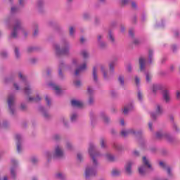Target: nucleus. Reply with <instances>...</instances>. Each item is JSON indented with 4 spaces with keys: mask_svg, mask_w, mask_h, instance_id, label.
Segmentation results:
<instances>
[{
    "mask_svg": "<svg viewBox=\"0 0 180 180\" xmlns=\"http://www.w3.org/2000/svg\"><path fill=\"white\" fill-rule=\"evenodd\" d=\"M89 153L90 157L92 158L93 166H88L86 167L85 177L86 179L91 178V176H95L96 174V166L98 165V161H96V158L99 157V154L95 153V146L93 144H90Z\"/></svg>",
    "mask_w": 180,
    "mask_h": 180,
    "instance_id": "f257e3e1",
    "label": "nucleus"
},
{
    "mask_svg": "<svg viewBox=\"0 0 180 180\" xmlns=\"http://www.w3.org/2000/svg\"><path fill=\"white\" fill-rule=\"evenodd\" d=\"M143 165L139 167L138 169L139 173L141 176L146 175L147 173V169H153L150 160H148L146 156L143 157Z\"/></svg>",
    "mask_w": 180,
    "mask_h": 180,
    "instance_id": "f03ea898",
    "label": "nucleus"
},
{
    "mask_svg": "<svg viewBox=\"0 0 180 180\" xmlns=\"http://www.w3.org/2000/svg\"><path fill=\"white\" fill-rule=\"evenodd\" d=\"M20 31L22 32V33H23L24 36L27 35L26 31L23 30V28H22V26L20 25V21H17L13 27V32L11 33V37H13V39H16V37H18V33H19V32Z\"/></svg>",
    "mask_w": 180,
    "mask_h": 180,
    "instance_id": "7ed1b4c3",
    "label": "nucleus"
},
{
    "mask_svg": "<svg viewBox=\"0 0 180 180\" xmlns=\"http://www.w3.org/2000/svg\"><path fill=\"white\" fill-rule=\"evenodd\" d=\"M55 49L58 56H67L68 54V51H70V47L68 46V44H65V47L61 50L60 49V46L58 45H55Z\"/></svg>",
    "mask_w": 180,
    "mask_h": 180,
    "instance_id": "20e7f679",
    "label": "nucleus"
},
{
    "mask_svg": "<svg viewBox=\"0 0 180 180\" xmlns=\"http://www.w3.org/2000/svg\"><path fill=\"white\" fill-rule=\"evenodd\" d=\"M164 113V110L162 109V106L160 104L156 105L155 108V112H152L150 114L151 119H153V120H155L158 116H161Z\"/></svg>",
    "mask_w": 180,
    "mask_h": 180,
    "instance_id": "39448f33",
    "label": "nucleus"
},
{
    "mask_svg": "<svg viewBox=\"0 0 180 180\" xmlns=\"http://www.w3.org/2000/svg\"><path fill=\"white\" fill-rule=\"evenodd\" d=\"M7 102H8L10 113H11V115H13L15 112V108L13 107V105H15V96H12V95L9 96L8 98Z\"/></svg>",
    "mask_w": 180,
    "mask_h": 180,
    "instance_id": "423d86ee",
    "label": "nucleus"
},
{
    "mask_svg": "<svg viewBox=\"0 0 180 180\" xmlns=\"http://www.w3.org/2000/svg\"><path fill=\"white\" fill-rule=\"evenodd\" d=\"M156 137L159 139H166L167 141H171V136H169L168 134L162 133L161 131L156 133Z\"/></svg>",
    "mask_w": 180,
    "mask_h": 180,
    "instance_id": "0eeeda50",
    "label": "nucleus"
},
{
    "mask_svg": "<svg viewBox=\"0 0 180 180\" xmlns=\"http://www.w3.org/2000/svg\"><path fill=\"white\" fill-rule=\"evenodd\" d=\"M15 140L17 142V151L18 153H20L22 151V145L20 144V140H22V136L20 135L17 134L15 135Z\"/></svg>",
    "mask_w": 180,
    "mask_h": 180,
    "instance_id": "6e6552de",
    "label": "nucleus"
},
{
    "mask_svg": "<svg viewBox=\"0 0 180 180\" xmlns=\"http://www.w3.org/2000/svg\"><path fill=\"white\" fill-rule=\"evenodd\" d=\"M71 105L74 108H84V103L77 100H72Z\"/></svg>",
    "mask_w": 180,
    "mask_h": 180,
    "instance_id": "1a4fd4ad",
    "label": "nucleus"
},
{
    "mask_svg": "<svg viewBox=\"0 0 180 180\" xmlns=\"http://www.w3.org/2000/svg\"><path fill=\"white\" fill-rule=\"evenodd\" d=\"M163 98L166 103L171 102V95L169 94V91H168V90L163 91Z\"/></svg>",
    "mask_w": 180,
    "mask_h": 180,
    "instance_id": "9d476101",
    "label": "nucleus"
},
{
    "mask_svg": "<svg viewBox=\"0 0 180 180\" xmlns=\"http://www.w3.org/2000/svg\"><path fill=\"white\" fill-rule=\"evenodd\" d=\"M63 155H64V152H63V149H61L60 146H57L55 149L54 157L61 158L63 157Z\"/></svg>",
    "mask_w": 180,
    "mask_h": 180,
    "instance_id": "9b49d317",
    "label": "nucleus"
},
{
    "mask_svg": "<svg viewBox=\"0 0 180 180\" xmlns=\"http://www.w3.org/2000/svg\"><path fill=\"white\" fill-rule=\"evenodd\" d=\"M85 70H86V63H83L79 68L76 69L75 75H79L80 72L85 71Z\"/></svg>",
    "mask_w": 180,
    "mask_h": 180,
    "instance_id": "f8f14e48",
    "label": "nucleus"
},
{
    "mask_svg": "<svg viewBox=\"0 0 180 180\" xmlns=\"http://www.w3.org/2000/svg\"><path fill=\"white\" fill-rule=\"evenodd\" d=\"M129 134H136V131H134V129H129L127 131L126 130H122L121 131V136L122 137H127Z\"/></svg>",
    "mask_w": 180,
    "mask_h": 180,
    "instance_id": "ddd939ff",
    "label": "nucleus"
},
{
    "mask_svg": "<svg viewBox=\"0 0 180 180\" xmlns=\"http://www.w3.org/2000/svg\"><path fill=\"white\" fill-rule=\"evenodd\" d=\"M159 164L163 169H166L167 171L169 176H171L172 175V173L171 172V168L167 167V165L164 162H160Z\"/></svg>",
    "mask_w": 180,
    "mask_h": 180,
    "instance_id": "4468645a",
    "label": "nucleus"
},
{
    "mask_svg": "<svg viewBox=\"0 0 180 180\" xmlns=\"http://www.w3.org/2000/svg\"><path fill=\"white\" fill-rule=\"evenodd\" d=\"M133 165V162H128L127 163V165L125 166V169L127 175H131V166Z\"/></svg>",
    "mask_w": 180,
    "mask_h": 180,
    "instance_id": "2eb2a0df",
    "label": "nucleus"
},
{
    "mask_svg": "<svg viewBox=\"0 0 180 180\" xmlns=\"http://www.w3.org/2000/svg\"><path fill=\"white\" fill-rule=\"evenodd\" d=\"M49 86H52L53 89L56 91L57 95H60V94H61V89L58 86L54 84L53 83H50Z\"/></svg>",
    "mask_w": 180,
    "mask_h": 180,
    "instance_id": "dca6fc26",
    "label": "nucleus"
},
{
    "mask_svg": "<svg viewBox=\"0 0 180 180\" xmlns=\"http://www.w3.org/2000/svg\"><path fill=\"white\" fill-rule=\"evenodd\" d=\"M139 65H140V70L143 71L144 68H146V59L141 58H139Z\"/></svg>",
    "mask_w": 180,
    "mask_h": 180,
    "instance_id": "f3484780",
    "label": "nucleus"
},
{
    "mask_svg": "<svg viewBox=\"0 0 180 180\" xmlns=\"http://www.w3.org/2000/svg\"><path fill=\"white\" fill-rule=\"evenodd\" d=\"M131 109H133V105H132L125 106L124 108V110H123L124 115H127V113H129V112H130V110H131Z\"/></svg>",
    "mask_w": 180,
    "mask_h": 180,
    "instance_id": "a211bd4d",
    "label": "nucleus"
},
{
    "mask_svg": "<svg viewBox=\"0 0 180 180\" xmlns=\"http://www.w3.org/2000/svg\"><path fill=\"white\" fill-rule=\"evenodd\" d=\"M93 78L96 82V81H98V75H96V68H93Z\"/></svg>",
    "mask_w": 180,
    "mask_h": 180,
    "instance_id": "6ab92c4d",
    "label": "nucleus"
},
{
    "mask_svg": "<svg viewBox=\"0 0 180 180\" xmlns=\"http://www.w3.org/2000/svg\"><path fill=\"white\" fill-rule=\"evenodd\" d=\"M41 100V98L39 96H37L36 98L30 97L29 101L30 102H39Z\"/></svg>",
    "mask_w": 180,
    "mask_h": 180,
    "instance_id": "aec40b11",
    "label": "nucleus"
},
{
    "mask_svg": "<svg viewBox=\"0 0 180 180\" xmlns=\"http://www.w3.org/2000/svg\"><path fill=\"white\" fill-rule=\"evenodd\" d=\"M25 93L26 94V95H30V94H31L32 92V89H30V86H27L25 87L24 89Z\"/></svg>",
    "mask_w": 180,
    "mask_h": 180,
    "instance_id": "412c9836",
    "label": "nucleus"
},
{
    "mask_svg": "<svg viewBox=\"0 0 180 180\" xmlns=\"http://www.w3.org/2000/svg\"><path fill=\"white\" fill-rule=\"evenodd\" d=\"M101 71L103 72V75L104 78H108V75L106 73V68H105V66L101 67Z\"/></svg>",
    "mask_w": 180,
    "mask_h": 180,
    "instance_id": "4be33fe9",
    "label": "nucleus"
},
{
    "mask_svg": "<svg viewBox=\"0 0 180 180\" xmlns=\"http://www.w3.org/2000/svg\"><path fill=\"white\" fill-rule=\"evenodd\" d=\"M148 60H149V63H152L153 61V51L149 50L148 52Z\"/></svg>",
    "mask_w": 180,
    "mask_h": 180,
    "instance_id": "5701e85b",
    "label": "nucleus"
},
{
    "mask_svg": "<svg viewBox=\"0 0 180 180\" xmlns=\"http://www.w3.org/2000/svg\"><path fill=\"white\" fill-rule=\"evenodd\" d=\"M129 3H130V1H129V0H121V2H120L122 6L129 5Z\"/></svg>",
    "mask_w": 180,
    "mask_h": 180,
    "instance_id": "b1692460",
    "label": "nucleus"
},
{
    "mask_svg": "<svg viewBox=\"0 0 180 180\" xmlns=\"http://www.w3.org/2000/svg\"><path fill=\"white\" fill-rule=\"evenodd\" d=\"M172 129L174 131H179V128L178 127V125L175 124V122H172Z\"/></svg>",
    "mask_w": 180,
    "mask_h": 180,
    "instance_id": "393cba45",
    "label": "nucleus"
},
{
    "mask_svg": "<svg viewBox=\"0 0 180 180\" xmlns=\"http://www.w3.org/2000/svg\"><path fill=\"white\" fill-rule=\"evenodd\" d=\"M151 78H153L151 73H147L146 74V82H150L151 81Z\"/></svg>",
    "mask_w": 180,
    "mask_h": 180,
    "instance_id": "a878e982",
    "label": "nucleus"
},
{
    "mask_svg": "<svg viewBox=\"0 0 180 180\" xmlns=\"http://www.w3.org/2000/svg\"><path fill=\"white\" fill-rule=\"evenodd\" d=\"M106 158L108 161H115V157L112 155H107Z\"/></svg>",
    "mask_w": 180,
    "mask_h": 180,
    "instance_id": "bb28decb",
    "label": "nucleus"
},
{
    "mask_svg": "<svg viewBox=\"0 0 180 180\" xmlns=\"http://www.w3.org/2000/svg\"><path fill=\"white\" fill-rule=\"evenodd\" d=\"M81 54H82V57H84V58H88V56H89L88 51H82Z\"/></svg>",
    "mask_w": 180,
    "mask_h": 180,
    "instance_id": "cd10ccee",
    "label": "nucleus"
},
{
    "mask_svg": "<svg viewBox=\"0 0 180 180\" xmlns=\"http://www.w3.org/2000/svg\"><path fill=\"white\" fill-rule=\"evenodd\" d=\"M102 119L105 123H109V118L105 115H102Z\"/></svg>",
    "mask_w": 180,
    "mask_h": 180,
    "instance_id": "c85d7f7f",
    "label": "nucleus"
},
{
    "mask_svg": "<svg viewBox=\"0 0 180 180\" xmlns=\"http://www.w3.org/2000/svg\"><path fill=\"white\" fill-rule=\"evenodd\" d=\"M112 174L114 176H117V175H119V174H120V171H119L117 169H113L112 172Z\"/></svg>",
    "mask_w": 180,
    "mask_h": 180,
    "instance_id": "c756f323",
    "label": "nucleus"
},
{
    "mask_svg": "<svg viewBox=\"0 0 180 180\" xmlns=\"http://www.w3.org/2000/svg\"><path fill=\"white\" fill-rule=\"evenodd\" d=\"M118 81L122 85H124V77H123V76H120L119 78H118Z\"/></svg>",
    "mask_w": 180,
    "mask_h": 180,
    "instance_id": "7c9ffc66",
    "label": "nucleus"
},
{
    "mask_svg": "<svg viewBox=\"0 0 180 180\" xmlns=\"http://www.w3.org/2000/svg\"><path fill=\"white\" fill-rule=\"evenodd\" d=\"M160 86H158V84H154L153 86V92H157V91H158V89H160Z\"/></svg>",
    "mask_w": 180,
    "mask_h": 180,
    "instance_id": "2f4dec72",
    "label": "nucleus"
},
{
    "mask_svg": "<svg viewBox=\"0 0 180 180\" xmlns=\"http://www.w3.org/2000/svg\"><path fill=\"white\" fill-rule=\"evenodd\" d=\"M19 77H20V79H22V81L24 82L25 85H27V84L25 82L26 79V77H25L23 76V75H22V73H19Z\"/></svg>",
    "mask_w": 180,
    "mask_h": 180,
    "instance_id": "473e14b6",
    "label": "nucleus"
},
{
    "mask_svg": "<svg viewBox=\"0 0 180 180\" xmlns=\"http://www.w3.org/2000/svg\"><path fill=\"white\" fill-rule=\"evenodd\" d=\"M64 67V64L60 63V66H59V71H58V74L60 75V77H63V75L61 73V69Z\"/></svg>",
    "mask_w": 180,
    "mask_h": 180,
    "instance_id": "72a5a7b5",
    "label": "nucleus"
},
{
    "mask_svg": "<svg viewBox=\"0 0 180 180\" xmlns=\"http://www.w3.org/2000/svg\"><path fill=\"white\" fill-rule=\"evenodd\" d=\"M77 117H78V116L77 115V114H72L71 116V121L75 122V120H77Z\"/></svg>",
    "mask_w": 180,
    "mask_h": 180,
    "instance_id": "f704fd0d",
    "label": "nucleus"
},
{
    "mask_svg": "<svg viewBox=\"0 0 180 180\" xmlns=\"http://www.w3.org/2000/svg\"><path fill=\"white\" fill-rule=\"evenodd\" d=\"M115 67V63H112L110 64V74H112L113 72V68Z\"/></svg>",
    "mask_w": 180,
    "mask_h": 180,
    "instance_id": "c9c22d12",
    "label": "nucleus"
},
{
    "mask_svg": "<svg viewBox=\"0 0 180 180\" xmlns=\"http://www.w3.org/2000/svg\"><path fill=\"white\" fill-rule=\"evenodd\" d=\"M69 31H70V36H74V32H75V30L74 29V27H70L69 29Z\"/></svg>",
    "mask_w": 180,
    "mask_h": 180,
    "instance_id": "e433bc0d",
    "label": "nucleus"
},
{
    "mask_svg": "<svg viewBox=\"0 0 180 180\" xmlns=\"http://www.w3.org/2000/svg\"><path fill=\"white\" fill-rule=\"evenodd\" d=\"M100 144L102 148H105V147H106V146L105 145V139H101Z\"/></svg>",
    "mask_w": 180,
    "mask_h": 180,
    "instance_id": "4c0bfd02",
    "label": "nucleus"
},
{
    "mask_svg": "<svg viewBox=\"0 0 180 180\" xmlns=\"http://www.w3.org/2000/svg\"><path fill=\"white\" fill-rule=\"evenodd\" d=\"M87 91L89 95H92V94H94V89L91 87H88Z\"/></svg>",
    "mask_w": 180,
    "mask_h": 180,
    "instance_id": "58836bf2",
    "label": "nucleus"
},
{
    "mask_svg": "<svg viewBox=\"0 0 180 180\" xmlns=\"http://www.w3.org/2000/svg\"><path fill=\"white\" fill-rule=\"evenodd\" d=\"M135 83L137 86L140 85V78L135 77Z\"/></svg>",
    "mask_w": 180,
    "mask_h": 180,
    "instance_id": "ea45409f",
    "label": "nucleus"
},
{
    "mask_svg": "<svg viewBox=\"0 0 180 180\" xmlns=\"http://www.w3.org/2000/svg\"><path fill=\"white\" fill-rule=\"evenodd\" d=\"M109 37L110 40L113 43V41H115V37H113V34H112V32H109Z\"/></svg>",
    "mask_w": 180,
    "mask_h": 180,
    "instance_id": "a19ab883",
    "label": "nucleus"
},
{
    "mask_svg": "<svg viewBox=\"0 0 180 180\" xmlns=\"http://www.w3.org/2000/svg\"><path fill=\"white\" fill-rule=\"evenodd\" d=\"M138 99L139 101H141V99H143V94L141 91L138 92Z\"/></svg>",
    "mask_w": 180,
    "mask_h": 180,
    "instance_id": "79ce46f5",
    "label": "nucleus"
},
{
    "mask_svg": "<svg viewBox=\"0 0 180 180\" xmlns=\"http://www.w3.org/2000/svg\"><path fill=\"white\" fill-rule=\"evenodd\" d=\"M15 57H17V58H19V49L15 48Z\"/></svg>",
    "mask_w": 180,
    "mask_h": 180,
    "instance_id": "37998d69",
    "label": "nucleus"
},
{
    "mask_svg": "<svg viewBox=\"0 0 180 180\" xmlns=\"http://www.w3.org/2000/svg\"><path fill=\"white\" fill-rule=\"evenodd\" d=\"M131 8H133L134 9H136V8H137V4H136V2L134 1L131 2Z\"/></svg>",
    "mask_w": 180,
    "mask_h": 180,
    "instance_id": "c03bdc74",
    "label": "nucleus"
},
{
    "mask_svg": "<svg viewBox=\"0 0 180 180\" xmlns=\"http://www.w3.org/2000/svg\"><path fill=\"white\" fill-rule=\"evenodd\" d=\"M94 102V97L92 96H90L89 98V103L90 105H92V103Z\"/></svg>",
    "mask_w": 180,
    "mask_h": 180,
    "instance_id": "a18cd8bd",
    "label": "nucleus"
},
{
    "mask_svg": "<svg viewBox=\"0 0 180 180\" xmlns=\"http://www.w3.org/2000/svg\"><path fill=\"white\" fill-rule=\"evenodd\" d=\"M15 12H18V8L12 7L11 8V13H15Z\"/></svg>",
    "mask_w": 180,
    "mask_h": 180,
    "instance_id": "49530a36",
    "label": "nucleus"
},
{
    "mask_svg": "<svg viewBox=\"0 0 180 180\" xmlns=\"http://www.w3.org/2000/svg\"><path fill=\"white\" fill-rule=\"evenodd\" d=\"M75 86H81V82L79 80H77L75 82Z\"/></svg>",
    "mask_w": 180,
    "mask_h": 180,
    "instance_id": "de8ad7c7",
    "label": "nucleus"
},
{
    "mask_svg": "<svg viewBox=\"0 0 180 180\" xmlns=\"http://www.w3.org/2000/svg\"><path fill=\"white\" fill-rule=\"evenodd\" d=\"M100 47L101 49H104V47H106V43H105V42H100Z\"/></svg>",
    "mask_w": 180,
    "mask_h": 180,
    "instance_id": "09e8293b",
    "label": "nucleus"
},
{
    "mask_svg": "<svg viewBox=\"0 0 180 180\" xmlns=\"http://www.w3.org/2000/svg\"><path fill=\"white\" fill-rule=\"evenodd\" d=\"M44 116L46 119H49V117H50V115H49L46 111H44Z\"/></svg>",
    "mask_w": 180,
    "mask_h": 180,
    "instance_id": "8fccbe9b",
    "label": "nucleus"
},
{
    "mask_svg": "<svg viewBox=\"0 0 180 180\" xmlns=\"http://www.w3.org/2000/svg\"><path fill=\"white\" fill-rule=\"evenodd\" d=\"M45 101H46V103L49 106H50V98H49V96H46L45 98Z\"/></svg>",
    "mask_w": 180,
    "mask_h": 180,
    "instance_id": "3c124183",
    "label": "nucleus"
},
{
    "mask_svg": "<svg viewBox=\"0 0 180 180\" xmlns=\"http://www.w3.org/2000/svg\"><path fill=\"white\" fill-rule=\"evenodd\" d=\"M20 109H21V110H26V105L21 104Z\"/></svg>",
    "mask_w": 180,
    "mask_h": 180,
    "instance_id": "603ef678",
    "label": "nucleus"
},
{
    "mask_svg": "<svg viewBox=\"0 0 180 180\" xmlns=\"http://www.w3.org/2000/svg\"><path fill=\"white\" fill-rule=\"evenodd\" d=\"M46 156L48 158V160H50V158L51 157V153H50V152H47L46 153Z\"/></svg>",
    "mask_w": 180,
    "mask_h": 180,
    "instance_id": "864d4df0",
    "label": "nucleus"
},
{
    "mask_svg": "<svg viewBox=\"0 0 180 180\" xmlns=\"http://www.w3.org/2000/svg\"><path fill=\"white\" fill-rule=\"evenodd\" d=\"M56 176H57V178H58L59 179H61V178H63V174H61V173H58V174H56Z\"/></svg>",
    "mask_w": 180,
    "mask_h": 180,
    "instance_id": "5fc2aeb1",
    "label": "nucleus"
},
{
    "mask_svg": "<svg viewBox=\"0 0 180 180\" xmlns=\"http://www.w3.org/2000/svg\"><path fill=\"white\" fill-rule=\"evenodd\" d=\"M11 174L13 178H15V169H11Z\"/></svg>",
    "mask_w": 180,
    "mask_h": 180,
    "instance_id": "6e6d98bb",
    "label": "nucleus"
},
{
    "mask_svg": "<svg viewBox=\"0 0 180 180\" xmlns=\"http://www.w3.org/2000/svg\"><path fill=\"white\" fill-rule=\"evenodd\" d=\"M134 35V31H133V30H129V36L133 37Z\"/></svg>",
    "mask_w": 180,
    "mask_h": 180,
    "instance_id": "4d7b16f0",
    "label": "nucleus"
},
{
    "mask_svg": "<svg viewBox=\"0 0 180 180\" xmlns=\"http://www.w3.org/2000/svg\"><path fill=\"white\" fill-rule=\"evenodd\" d=\"M1 57H3V58H5V57H7L8 53H6V52L1 53Z\"/></svg>",
    "mask_w": 180,
    "mask_h": 180,
    "instance_id": "13d9d810",
    "label": "nucleus"
},
{
    "mask_svg": "<svg viewBox=\"0 0 180 180\" xmlns=\"http://www.w3.org/2000/svg\"><path fill=\"white\" fill-rule=\"evenodd\" d=\"M39 33V30L35 29L33 33L34 36H37V34Z\"/></svg>",
    "mask_w": 180,
    "mask_h": 180,
    "instance_id": "bf43d9fd",
    "label": "nucleus"
},
{
    "mask_svg": "<svg viewBox=\"0 0 180 180\" xmlns=\"http://www.w3.org/2000/svg\"><path fill=\"white\" fill-rule=\"evenodd\" d=\"M77 158L79 161L82 160V155H81V153L77 154Z\"/></svg>",
    "mask_w": 180,
    "mask_h": 180,
    "instance_id": "052dcab7",
    "label": "nucleus"
},
{
    "mask_svg": "<svg viewBox=\"0 0 180 180\" xmlns=\"http://www.w3.org/2000/svg\"><path fill=\"white\" fill-rule=\"evenodd\" d=\"M32 162L33 164H36V162H37V159H36V158H33L32 159Z\"/></svg>",
    "mask_w": 180,
    "mask_h": 180,
    "instance_id": "680f3d73",
    "label": "nucleus"
},
{
    "mask_svg": "<svg viewBox=\"0 0 180 180\" xmlns=\"http://www.w3.org/2000/svg\"><path fill=\"white\" fill-rule=\"evenodd\" d=\"M33 50H34V49H33V48H32V47L28 48V49H27V52H28V53H32V51H33Z\"/></svg>",
    "mask_w": 180,
    "mask_h": 180,
    "instance_id": "e2e57ef3",
    "label": "nucleus"
},
{
    "mask_svg": "<svg viewBox=\"0 0 180 180\" xmlns=\"http://www.w3.org/2000/svg\"><path fill=\"white\" fill-rule=\"evenodd\" d=\"M139 43H140V40H139V39H134V44H139Z\"/></svg>",
    "mask_w": 180,
    "mask_h": 180,
    "instance_id": "0e129e2a",
    "label": "nucleus"
},
{
    "mask_svg": "<svg viewBox=\"0 0 180 180\" xmlns=\"http://www.w3.org/2000/svg\"><path fill=\"white\" fill-rule=\"evenodd\" d=\"M20 5H23L25 4V0H19Z\"/></svg>",
    "mask_w": 180,
    "mask_h": 180,
    "instance_id": "69168bd1",
    "label": "nucleus"
},
{
    "mask_svg": "<svg viewBox=\"0 0 180 180\" xmlns=\"http://www.w3.org/2000/svg\"><path fill=\"white\" fill-rule=\"evenodd\" d=\"M176 98L179 99L180 98V91H176Z\"/></svg>",
    "mask_w": 180,
    "mask_h": 180,
    "instance_id": "338daca9",
    "label": "nucleus"
},
{
    "mask_svg": "<svg viewBox=\"0 0 180 180\" xmlns=\"http://www.w3.org/2000/svg\"><path fill=\"white\" fill-rule=\"evenodd\" d=\"M59 139H60L59 135H55V136H54V139H55V140H58Z\"/></svg>",
    "mask_w": 180,
    "mask_h": 180,
    "instance_id": "774afa93",
    "label": "nucleus"
}]
</instances>
